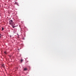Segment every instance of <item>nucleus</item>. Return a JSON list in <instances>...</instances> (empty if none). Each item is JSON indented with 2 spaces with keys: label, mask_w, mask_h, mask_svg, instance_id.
Listing matches in <instances>:
<instances>
[{
  "label": "nucleus",
  "mask_w": 76,
  "mask_h": 76,
  "mask_svg": "<svg viewBox=\"0 0 76 76\" xmlns=\"http://www.w3.org/2000/svg\"><path fill=\"white\" fill-rule=\"evenodd\" d=\"M10 24L12 25V26H14L15 25V23L13 22V20H11L10 21Z\"/></svg>",
  "instance_id": "obj_1"
},
{
  "label": "nucleus",
  "mask_w": 76,
  "mask_h": 76,
  "mask_svg": "<svg viewBox=\"0 0 76 76\" xmlns=\"http://www.w3.org/2000/svg\"><path fill=\"white\" fill-rule=\"evenodd\" d=\"M1 67H2L3 68H4V64H2L1 65Z\"/></svg>",
  "instance_id": "obj_2"
},
{
  "label": "nucleus",
  "mask_w": 76,
  "mask_h": 76,
  "mask_svg": "<svg viewBox=\"0 0 76 76\" xmlns=\"http://www.w3.org/2000/svg\"><path fill=\"white\" fill-rule=\"evenodd\" d=\"M24 70L26 71V70H27V68H24Z\"/></svg>",
  "instance_id": "obj_3"
},
{
  "label": "nucleus",
  "mask_w": 76,
  "mask_h": 76,
  "mask_svg": "<svg viewBox=\"0 0 76 76\" xmlns=\"http://www.w3.org/2000/svg\"><path fill=\"white\" fill-rule=\"evenodd\" d=\"M12 26L13 28H15V27H16V26H15V25Z\"/></svg>",
  "instance_id": "obj_4"
},
{
  "label": "nucleus",
  "mask_w": 76,
  "mask_h": 76,
  "mask_svg": "<svg viewBox=\"0 0 76 76\" xmlns=\"http://www.w3.org/2000/svg\"><path fill=\"white\" fill-rule=\"evenodd\" d=\"M23 60V59H21L20 61H21V62H22Z\"/></svg>",
  "instance_id": "obj_5"
},
{
  "label": "nucleus",
  "mask_w": 76,
  "mask_h": 76,
  "mask_svg": "<svg viewBox=\"0 0 76 76\" xmlns=\"http://www.w3.org/2000/svg\"><path fill=\"white\" fill-rule=\"evenodd\" d=\"M4 53L5 54H7V53L6 52H4Z\"/></svg>",
  "instance_id": "obj_6"
},
{
  "label": "nucleus",
  "mask_w": 76,
  "mask_h": 76,
  "mask_svg": "<svg viewBox=\"0 0 76 76\" xmlns=\"http://www.w3.org/2000/svg\"><path fill=\"white\" fill-rule=\"evenodd\" d=\"M3 29H4V28H2V31H3Z\"/></svg>",
  "instance_id": "obj_7"
},
{
  "label": "nucleus",
  "mask_w": 76,
  "mask_h": 76,
  "mask_svg": "<svg viewBox=\"0 0 76 76\" xmlns=\"http://www.w3.org/2000/svg\"><path fill=\"white\" fill-rule=\"evenodd\" d=\"M1 36H0V38H1Z\"/></svg>",
  "instance_id": "obj_8"
},
{
  "label": "nucleus",
  "mask_w": 76,
  "mask_h": 76,
  "mask_svg": "<svg viewBox=\"0 0 76 76\" xmlns=\"http://www.w3.org/2000/svg\"><path fill=\"white\" fill-rule=\"evenodd\" d=\"M0 35H1V34H0Z\"/></svg>",
  "instance_id": "obj_9"
}]
</instances>
